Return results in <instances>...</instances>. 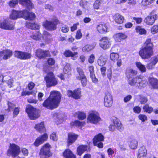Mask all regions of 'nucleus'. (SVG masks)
Masks as SVG:
<instances>
[{"instance_id": "48", "label": "nucleus", "mask_w": 158, "mask_h": 158, "mask_svg": "<svg viewBox=\"0 0 158 158\" xmlns=\"http://www.w3.org/2000/svg\"><path fill=\"white\" fill-rule=\"evenodd\" d=\"M143 109L145 112L148 113H151L153 110V108L152 107L149 106L147 104L143 106Z\"/></svg>"}, {"instance_id": "8", "label": "nucleus", "mask_w": 158, "mask_h": 158, "mask_svg": "<svg viewBox=\"0 0 158 158\" xmlns=\"http://www.w3.org/2000/svg\"><path fill=\"white\" fill-rule=\"evenodd\" d=\"M21 152L20 147L14 143H10L7 154L13 158L19 155Z\"/></svg>"}, {"instance_id": "35", "label": "nucleus", "mask_w": 158, "mask_h": 158, "mask_svg": "<svg viewBox=\"0 0 158 158\" xmlns=\"http://www.w3.org/2000/svg\"><path fill=\"white\" fill-rule=\"evenodd\" d=\"M97 31L101 34H103L106 32L107 30V26L105 24H99L97 27Z\"/></svg>"}, {"instance_id": "10", "label": "nucleus", "mask_w": 158, "mask_h": 158, "mask_svg": "<svg viewBox=\"0 0 158 158\" xmlns=\"http://www.w3.org/2000/svg\"><path fill=\"white\" fill-rule=\"evenodd\" d=\"M59 23V20L56 18H55L52 21L46 20L43 23V25L46 29L48 30H53L56 29V25Z\"/></svg>"}, {"instance_id": "56", "label": "nucleus", "mask_w": 158, "mask_h": 158, "mask_svg": "<svg viewBox=\"0 0 158 158\" xmlns=\"http://www.w3.org/2000/svg\"><path fill=\"white\" fill-rule=\"evenodd\" d=\"M50 138L51 139L54 141H57L58 139V137L56 133L53 132L50 135Z\"/></svg>"}, {"instance_id": "49", "label": "nucleus", "mask_w": 158, "mask_h": 158, "mask_svg": "<svg viewBox=\"0 0 158 158\" xmlns=\"http://www.w3.org/2000/svg\"><path fill=\"white\" fill-rule=\"evenodd\" d=\"M155 1V0H142L141 4L143 6H147L151 4Z\"/></svg>"}, {"instance_id": "4", "label": "nucleus", "mask_w": 158, "mask_h": 158, "mask_svg": "<svg viewBox=\"0 0 158 158\" xmlns=\"http://www.w3.org/2000/svg\"><path fill=\"white\" fill-rule=\"evenodd\" d=\"M30 36L33 40H41L42 37V39L44 40L45 44L49 43L51 37V35L46 31H44L43 36L39 31H35L31 33Z\"/></svg>"}, {"instance_id": "42", "label": "nucleus", "mask_w": 158, "mask_h": 158, "mask_svg": "<svg viewBox=\"0 0 158 158\" xmlns=\"http://www.w3.org/2000/svg\"><path fill=\"white\" fill-rule=\"evenodd\" d=\"M107 60L104 58L103 56H101L99 58L98 60V64L101 66H103L106 63Z\"/></svg>"}, {"instance_id": "24", "label": "nucleus", "mask_w": 158, "mask_h": 158, "mask_svg": "<svg viewBox=\"0 0 158 158\" xmlns=\"http://www.w3.org/2000/svg\"><path fill=\"white\" fill-rule=\"evenodd\" d=\"M78 135L73 133H70L68 134L67 141L68 145H70L74 143L77 139Z\"/></svg>"}, {"instance_id": "61", "label": "nucleus", "mask_w": 158, "mask_h": 158, "mask_svg": "<svg viewBox=\"0 0 158 158\" xmlns=\"http://www.w3.org/2000/svg\"><path fill=\"white\" fill-rule=\"evenodd\" d=\"M69 31V27L67 26H64L61 28V31L64 33L67 32Z\"/></svg>"}, {"instance_id": "1", "label": "nucleus", "mask_w": 158, "mask_h": 158, "mask_svg": "<svg viewBox=\"0 0 158 158\" xmlns=\"http://www.w3.org/2000/svg\"><path fill=\"white\" fill-rule=\"evenodd\" d=\"M61 97V94L59 92L56 90L52 91L49 97L43 103V106L51 109L56 108L60 103Z\"/></svg>"}, {"instance_id": "7", "label": "nucleus", "mask_w": 158, "mask_h": 158, "mask_svg": "<svg viewBox=\"0 0 158 158\" xmlns=\"http://www.w3.org/2000/svg\"><path fill=\"white\" fill-rule=\"evenodd\" d=\"M87 120L91 123L96 124L102 120L98 112L93 110L89 112Z\"/></svg>"}, {"instance_id": "19", "label": "nucleus", "mask_w": 158, "mask_h": 158, "mask_svg": "<svg viewBox=\"0 0 158 158\" xmlns=\"http://www.w3.org/2000/svg\"><path fill=\"white\" fill-rule=\"evenodd\" d=\"M15 23L9 22L7 20L0 22V28L6 30H11L14 29Z\"/></svg>"}, {"instance_id": "23", "label": "nucleus", "mask_w": 158, "mask_h": 158, "mask_svg": "<svg viewBox=\"0 0 158 158\" xmlns=\"http://www.w3.org/2000/svg\"><path fill=\"white\" fill-rule=\"evenodd\" d=\"M49 52L48 51H44L41 49H39L36 50V56L39 58L41 59L46 57L48 56Z\"/></svg>"}, {"instance_id": "22", "label": "nucleus", "mask_w": 158, "mask_h": 158, "mask_svg": "<svg viewBox=\"0 0 158 158\" xmlns=\"http://www.w3.org/2000/svg\"><path fill=\"white\" fill-rule=\"evenodd\" d=\"M67 95L69 97L78 99L81 96V91L79 89H75L73 91H72L71 90H68L67 91Z\"/></svg>"}, {"instance_id": "29", "label": "nucleus", "mask_w": 158, "mask_h": 158, "mask_svg": "<svg viewBox=\"0 0 158 158\" xmlns=\"http://www.w3.org/2000/svg\"><path fill=\"white\" fill-rule=\"evenodd\" d=\"M113 18L115 22L118 24L123 23L124 20V17L118 13L114 15Z\"/></svg>"}, {"instance_id": "13", "label": "nucleus", "mask_w": 158, "mask_h": 158, "mask_svg": "<svg viewBox=\"0 0 158 158\" xmlns=\"http://www.w3.org/2000/svg\"><path fill=\"white\" fill-rule=\"evenodd\" d=\"M71 68L69 64L67 63L63 69L64 74H60L58 75L61 80H64L65 79L68 78L71 75Z\"/></svg>"}, {"instance_id": "3", "label": "nucleus", "mask_w": 158, "mask_h": 158, "mask_svg": "<svg viewBox=\"0 0 158 158\" xmlns=\"http://www.w3.org/2000/svg\"><path fill=\"white\" fill-rule=\"evenodd\" d=\"M145 47L141 49L139 51L140 56L143 59H148L153 54L152 43L151 42V40L150 39H147L144 44Z\"/></svg>"}, {"instance_id": "33", "label": "nucleus", "mask_w": 158, "mask_h": 158, "mask_svg": "<svg viewBox=\"0 0 158 158\" xmlns=\"http://www.w3.org/2000/svg\"><path fill=\"white\" fill-rule=\"evenodd\" d=\"M63 156L65 158H76L75 155L69 149H67L64 152Z\"/></svg>"}, {"instance_id": "57", "label": "nucleus", "mask_w": 158, "mask_h": 158, "mask_svg": "<svg viewBox=\"0 0 158 158\" xmlns=\"http://www.w3.org/2000/svg\"><path fill=\"white\" fill-rule=\"evenodd\" d=\"M151 61L153 63V65H155L158 62V55L152 57L151 60Z\"/></svg>"}, {"instance_id": "34", "label": "nucleus", "mask_w": 158, "mask_h": 158, "mask_svg": "<svg viewBox=\"0 0 158 158\" xmlns=\"http://www.w3.org/2000/svg\"><path fill=\"white\" fill-rule=\"evenodd\" d=\"M96 45L95 43H93L91 45H87L83 47L82 50L84 52H88L93 50Z\"/></svg>"}, {"instance_id": "16", "label": "nucleus", "mask_w": 158, "mask_h": 158, "mask_svg": "<svg viewBox=\"0 0 158 158\" xmlns=\"http://www.w3.org/2000/svg\"><path fill=\"white\" fill-rule=\"evenodd\" d=\"M99 45L104 50L109 48L111 45L110 39L107 37L102 38L100 40Z\"/></svg>"}, {"instance_id": "11", "label": "nucleus", "mask_w": 158, "mask_h": 158, "mask_svg": "<svg viewBox=\"0 0 158 158\" xmlns=\"http://www.w3.org/2000/svg\"><path fill=\"white\" fill-rule=\"evenodd\" d=\"M45 80L46 82L47 86L48 87L55 85L57 83V80L52 72H50L47 74V76L45 77Z\"/></svg>"}, {"instance_id": "39", "label": "nucleus", "mask_w": 158, "mask_h": 158, "mask_svg": "<svg viewBox=\"0 0 158 158\" xmlns=\"http://www.w3.org/2000/svg\"><path fill=\"white\" fill-rule=\"evenodd\" d=\"M104 137L101 133L99 134L94 137L93 139L94 144H96L97 143L101 142L104 140Z\"/></svg>"}, {"instance_id": "31", "label": "nucleus", "mask_w": 158, "mask_h": 158, "mask_svg": "<svg viewBox=\"0 0 158 158\" xmlns=\"http://www.w3.org/2000/svg\"><path fill=\"white\" fill-rule=\"evenodd\" d=\"M88 146L86 145H81L79 146L77 149V154L81 156L82 154L87 150Z\"/></svg>"}, {"instance_id": "38", "label": "nucleus", "mask_w": 158, "mask_h": 158, "mask_svg": "<svg viewBox=\"0 0 158 158\" xmlns=\"http://www.w3.org/2000/svg\"><path fill=\"white\" fill-rule=\"evenodd\" d=\"M85 124V122H80L78 120H75L71 123V126H76L81 128Z\"/></svg>"}, {"instance_id": "25", "label": "nucleus", "mask_w": 158, "mask_h": 158, "mask_svg": "<svg viewBox=\"0 0 158 158\" xmlns=\"http://www.w3.org/2000/svg\"><path fill=\"white\" fill-rule=\"evenodd\" d=\"M147 154V150L145 146H143L140 148L139 149L137 158H145Z\"/></svg>"}, {"instance_id": "60", "label": "nucleus", "mask_w": 158, "mask_h": 158, "mask_svg": "<svg viewBox=\"0 0 158 158\" xmlns=\"http://www.w3.org/2000/svg\"><path fill=\"white\" fill-rule=\"evenodd\" d=\"M107 76L108 78L110 80L112 78V70L111 68L107 70Z\"/></svg>"}, {"instance_id": "5", "label": "nucleus", "mask_w": 158, "mask_h": 158, "mask_svg": "<svg viewBox=\"0 0 158 158\" xmlns=\"http://www.w3.org/2000/svg\"><path fill=\"white\" fill-rule=\"evenodd\" d=\"M129 83L131 85L135 86L141 88L145 86L147 83V81L144 77L140 75L132 79H129Z\"/></svg>"}, {"instance_id": "18", "label": "nucleus", "mask_w": 158, "mask_h": 158, "mask_svg": "<svg viewBox=\"0 0 158 158\" xmlns=\"http://www.w3.org/2000/svg\"><path fill=\"white\" fill-rule=\"evenodd\" d=\"M13 54L12 51L5 49L0 52V61L2 60H6L10 58Z\"/></svg>"}, {"instance_id": "2", "label": "nucleus", "mask_w": 158, "mask_h": 158, "mask_svg": "<svg viewBox=\"0 0 158 158\" xmlns=\"http://www.w3.org/2000/svg\"><path fill=\"white\" fill-rule=\"evenodd\" d=\"M35 17L34 13L29 12L27 10L17 11L13 10L10 15V18L12 19L23 18L28 20H33Z\"/></svg>"}, {"instance_id": "26", "label": "nucleus", "mask_w": 158, "mask_h": 158, "mask_svg": "<svg viewBox=\"0 0 158 158\" xmlns=\"http://www.w3.org/2000/svg\"><path fill=\"white\" fill-rule=\"evenodd\" d=\"M19 4L23 6L26 7L28 9H32L33 6V4L29 0H19Z\"/></svg>"}, {"instance_id": "64", "label": "nucleus", "mask_w": 158, "mask_h": 158, "mask_svg": "<svg viewBox=\"0 0 158 158\" xmlns=\"http://www.w3.org/2000/svg\"><path fill=\"white\" fill-rule=\"evenodd\" d=\"M19 109L18 107L15 108L13 112L14 117L16 116L19 114Z\"/></svg>"}, {"instance_id": "47", "label": "nucleus", "mask_w": 158, "mask_h": 158, "mask_svg": "<svg viewBox=\"0 0 158 158\" xmlns=\"http://www.w3.org/2000/svg\"><path fill=\"white\" fill-rule=\"evenodd\" d=\"M76 114L77 115L78 118L80 120H83L86 117L85 113L83 112L78 111L76 113Z\"/></svg>"}, {"instance_id": "40", "label": "nucleus", "mask_w": 158, "mask_h": 158, "mask_svg": "<svg viewBox=\"0 0 158 158\" xmlns=\"http://www.w3.org/2000/svg\"><path fill=\"white\" fill-rule=\"evenodd\" d=\"M149 81L154 88L158 89V80L154 78H150Z\"/></svg>"}, {"instance_id": "54", "label": "nucleus", "mask_w": 158, "mask_h": 158, "mask_svg": "<svg viewBox=\"0 0 158 158\" xmlns=\"http://www.w3.org/2000/svg\"><path fill=\"white\" fill-rule=\"evenodd\" d=\"M9 88H11L13 86V80L12 79H9L8 81H4Z\"/></svg>"}, {"instance_id": "55", "label": "nucleus", "mask_w": 158, "mask_h": 158, "mask_svg": "<svg viewBox=\"0 0 158 158\" xmlns=\"http://www.w3.org/2000/svg\"><path fill=\"white\" fill-rule=\"evenodd\" d=\"M95 59V55L92 54L90 55L88 59V61L90 63L92 64L94 63Z\"/></svg>"}, {"instance_id": "17", "label": "nucleus", "mask_w": 158, "mask_h": 158, "mask_svg": "<svg viewBox=\"0 0 158 158\" xmlns=\"http://www.w3.org/2000/svg\"><path fill=\"white\" fill-rule=\"evenodd\" d=\"M113 102V97L110 93L106 92L104 97V105L106 107H110Z\"/></svg>"}, {"instance_id": "14", "label": "nucleus", "mask_w": 158, "mask_h": 158, "mask_svg": "<svg viewBox=\"0 0 158 158\" xmlns=\"http://www.w3.org/2000/svg\"><path fill=\"white\" fill-rule=\"evenodd\" d=\"M14 56L15 57L21 60H27L31 58V54L27 52L15 51V52Z\"/></svg>"}, {"instance_id": "12", "label": "nucleus", "mask_w": 158, "mask_h": 158, "mask_svg": "<svg viewBox=\"0 0 158 158\" xmlns=\"http://www.w3.org/2000/svg\"><path fill=\"white\" fill-rule=\"evenodd\" d=\"M51 146L48 143H46L41 149L40 155L41 158H48L51 156L50 149Z\"/></svg>"}, {"instance_id": "6", "label": "nucleus", "mask_w": 158, "mask_h": 158, "mask_svg": "<svg viewBox=\"0 0 158 158\" xmlns=\"http://www.w3.org/2000/svg\"><path fill=\"white\" fill-rule=\"evenodd\" d=\"M111 121L112 123L109 127V130L110 131H114L115 130L116 128L120 131H122L123 130V126L118 119L115 117H113L111 119Z\"/></svg>"}, {"instance_id": "46", "label": "nucleus", "mask_w": 158, "mask_h": 158, "mask_svg": "<svg viewBox=\"0 0 158 158\" xmlns=\"http://www.w3.org/2000/svg\"><path fill=\"white\" fill-rule=\"evenodd\" d=\"M119 58V55L118 53L112 52L110 55V60L114 61L118 60Z\"/></svg>"}, {"instance_id": "50", "label": "nucleus", "mask_w": 158, "mask_h": 158, "mask_svg": "<svg viewBox=\"0 0 158 158\" xmlns=\"http://www.w3.org/2000/svg\"><path fill=\"white\" fill-rule=\"evenodd\" d=\"M101 0H96L93 4L94 8L96 10H98L99 9V6L101 5Z\"/></svg>"}, {"instance_id": "58", "label": "nucleus", "mask_w": 158, "mask_h": 158, "mask_svg": "<svg viewBox=\"0 0 158 158\" xmlns=\"http://www.w3.org/2000/svg\"><path fill=\"white\" fill-rule=\"evenodd\" d=\"M139 118L142 122H144L147 119V116L144 114H140L139 116Z\"/></svg>"}, {"instance_id": "53", "label": "nucleus", "mask_w": 158, "mask_h": 158, "mask_svg": "<svg viewBox=\"0 0 158 158\" xmlns=\"http://www.w3.org/2000/svg\"><path fill=\"white\" fill-rule=\"evenodd\" d=\"M18 3V0H12L10 1L9 5L10 7H13L17 5Z\"/></svg>"}, {"instance_id": "59", "label": "nucleus", "mask_w": 158, "mask_h": 158, "mask_svg": "<svg viewBox=\"0 0 158 158\" xmlns=\"http://www.w3.org/2000/svg\"><path fill=\"white\" fill-rule=\"evenodd\" d=\"M48 63L49 65H53L55 63V60L52 58H49L48 60Z\"/></svg>"}, {"instance_id": "62", "label": "nucleus", "mask_w": 158, "mask_h": 158, "mask_svg": "<svg viewBox=\"0 0 158 158\" xmlns=\"http://www.w3.org/2000/svg\"><path fill=\"white\" fill-rule=\"evenodd\" d=\"M133 110L135 113L139 114L140 112L141 109L139 107L137 106L135 107Z\"/></svg>"}, {"instance_id": "30", "label": "nucleus", "mask_w": 158, "mask_h": 158, "mask_svg": "<svg viewBox=\"0 0 158 158\" xmlns=\"http://www.w3.org/2000/svg\"><path fill=\"white\" fill-rule=\"evenodd\" d=\"M34 128L40 132H44L46 131L44 122H41L35 124L34 127Z\"/></svg>"}, {"instance_id": "52", "label": "nucleus", "mask_w": 158, "mask_h": 158, "mask_svg": "<svg viewBox=\"0 0 158 158\" xmlns=\"http://www.w3.org/2000/svg\"><path fill=\"white\" fill-rule=\"evenodd\" d=\"M82 34L80 29L78 30L76 32L75 38L77 40H79L81 38Z\"/></svg>"}, {"instance_id": "44", "label": "nucleus", "mask_w": 158, "mask_h": 158, "mask_svg": "<svg viewBox=\"0 0 158 158\" xmlns=\"http://www.w3.org/2000/svg\"><path fill=\"white\" fill-rule=\"evenodd\" d=\"M130 147L132 149H135L137 148L138 142L135 139H133L130 142L129 144Z\"/></svg>"}, {"instance_id": "37", "label": "nucleus", "mask_w": 158, "mask_h": 158, "mask_svg": "<svg viewBox=\"0 0 158 158\" xmlns=\"http://www.w3.org/2000/svg\"><path fill=\"white\" fill-rule=\"evenodd\" d=\"M26 27L30 28L33 30H37L39 29V25L38 23H32L30 22H27Z\"/></svg>"}, {"instance_id": "32", "label": "nucleus", "mask_w": 158, "mask_h": 158, "mask_svg": "<svg viewBox=\"0 0 158 158\" xmlns=\"http://www.w3.org/2000/svg\"><path fill=\"white\" fill-rule=\"evenodd\" d=\"M88 69L90 73V77L92 80V81L94 83L97 82L98 79L96 78L95 76L94 70V67L93 66H91L89 67Z\"/></svg>"}, {"instance_id": "27", "label": "nucleus", "mask_w": 158, "mask_h": 158, "mask_svg": "<svg viewBox=\"0 0 158 158\" xmlns=\"http://www.w3.org/2000/svg\"><path fill=\"white\" fill-rule=\"evenodd\" d=\"M78 53L77 52H73L70 50H66L64 53V55L67 57L71 56L72 59L73 60L77 59V57Z\"/></svg>"}, {"instance_id": "36", "label": "nucleus", "mask_w": 158, "mask_h": 158, "mask_svg": "<svg viewBox=\"0 0 158 158\" xmlns=\"http://www.w3.org/2000/svg\"><path fill=\"white\" fill-rule=\"evenodd\" d=\"M137 73V71L130 68L127 69L126 72L127 77L129 78L131 76L136 75Z\"/></svg>"}, {"instance_id": "20", "label": "nucleus", "mask_w": 158, "mask_h": 158, "mask_svg": "<svg viewBox=\"0 0 158 158\" xmlns=\"http://www.w3.org/2000/svg\"><path fill=\"white\" fill-rule=\"evenodd\" d=\"M157 18L156 14H150L146 17L144 20V22L147 25H152L153 24Z\"/></svg>"}, {"instance_id": "28", "label": "nucleus", "mask_w": 158, "mask_h": 158, "mask_svg": "<svg viewBox=\"0 0 158 158\" xmlns=\"http://www.w3.org/2000/svg\"><path fill=\"white\" fill-rule=\"evenodd\" d=\"M114 37L115 41L120 42L126 39L127 36L124 33H118L114 35Z\"/></svg>"}, {"instance_id": "45", "label": "nucleus", "mask_w": 158, "mask_h": 158, "mask_svg": "<svg viewBox=\"0 0 158 158\" xmlns=\"http://www.w3.org/2000/svg\"><path fill=\"white\" fill-rule=\"evenodd\" d=\"M136 98L137 99H139V101L142 104H144L145 103L148 101L146 97L140 95L136 96Z\"/></svg>"}, {"instance_id": "63", "label": "nucleus", "mask_w": 158, "mask_h": 158, "mask_svg": "<svg viewBox=\"0 0 158 158\" xmlns=\"http://www.w3.org/2000/svg\"><path fill=\"white\" fill-rule=\"evenodd\" d=\"M106 68L105 67H102L100 69L101 73L103 76L106 75Z\"/></svg>"}, {"instance_id": "15", "label": "nucleus", "mask_w": 158, "mask_h": 158, "mask_svg": "<svg viewBox=\"0 0 158 158\" xmlns=\"http://www.w3.org/2000/svg\"><path fill=\"white\" fill-rule=\"evenodd\" d=\"M77 71L79 75V76L77 77V79L78 80H81V83L83 86H85L87 84V79L82 69L80 68H77Z\"/></svg>"}, {"instance_id": "9", "label": "nucleus", "mask_w": 158, "mask_h": 158, "mask_svg": "<svg viewBox=\"0 0 158 158\" xmlns=\"http://www.w3.org/2000/svg\"><path fill=\"white\" fill-rule=\"evenodd\" d=\"M26 111L31 120L35 119L40 116L38 110L30 105L27 106Z\"/></svg>"}, {"instance_id": "41", "label": "nucleus", "mask_w": 158, "mask_h": 158, "mask_svg": "<svg viewBox=\"0 0 158 158\" xmlns=\"http://www.w3.org/2000/svg\"><path fill=\"white\" fill-rule=\"evenodd\" d=\"M135 64L137 68L142 73H144L146 71V68L144 65L140 62H136Z\"/></svg>"}, {"instance_id": "51", "label": "nucleus", "mask_w": 158, "mask_h": 158, "mask_svg": "<svg viewBox=\"0 0 158 158\" xmlns=\"http://www.w3.org/2000/svg\"><path fill=\"white\" fill-rule=\"evenodd\" d=\"M150 31L153 34L157 33L158 32V25H154L151 28Z\"/></svg>"}, {"instance_id": "43", "label": "nucleus", "mask_w": 158, "mask_h": 158, "mask_svg": "<svg viewBox=\"0 0 158 158\" xmlns=\"http://www.w3.org/2000/svg\"><path fill=\"white\" fill-rule=\"evenodd\" d=\"M135 30L137 33L140 35H145L147 33L146 30L144 29L139 26L136 27Z\"/></svg>"}, {"instance_id": "21", "label": "nucleus", "mask_w": 158, "mask_h": 158, "mask_svg": "<svg viewBox=\"0 0 158 158\" xmlns=\"http://www.w3.org/2000/svg\"><path fill=\"white\" fill-rule=\"evenodd\" d=\"M48 138V135L47 134L45 133L42 135L38 137L35 139L34 143V145L35 147H38L40 145L43 143L44 141L47 140Z\"/></svg>"}]
</instances>
